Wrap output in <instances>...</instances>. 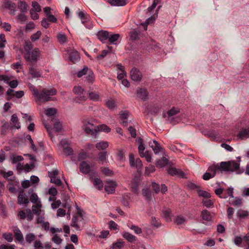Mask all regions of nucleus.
I'll return each mask as SVG.
<instances>
[{
  "label": "nucleus",
  "mask_w": 249,
  "mask_h": 249,
  "mask_svg": "<svg viewBox=\"0 0 249 249\" xmlns=\"http://www.w3.org/2000/svg\"><path fill=\"white\" fill-rule=\"evenodd\" d=\"M207 171L211 173L212 175L215 176L216 172L220 171L222 173L223 171L225 172H236L240 174L243 172V170L240 169V164L235 160L222 161L220 164H213L210 166Z\"/></svg>",
  "instance_id": "f257e3e1"
},
{
  "label": "nucleus",
  "mask_w": 249,
  "mask_h": 249,
  "mask_svg": "<svg viewBox=\"0 0 249 249\" xmlns=\"http://www.w3.org/2000/svg\"><path fill=\"white\" fill-rule=\"evenodd\" d=\"M29 87L38 104L52 100V96L54 95L56 93V90L54 88L43 89L41 90H39L32 84H30Z\"/></svg>",
  "instance_id": "f03ea898"
},
{
  "label": "nucleus",
  "mask_w": 249,
  "mask_h": 249,
  "mask_svg": "<svg viewBox=\"0 0 249 249\" xmlns=\"http://www.w3.org/2000/svg\"><path fill=\"white\" fill-rule=\"evenodd\" d=\"M97 126L94 125L90 120H84L83 121V129L85 132L92 136H95L97 133Z\"/></svg>",
  "instance_id": "7ed1b4c3"
},
{
  "label": "nucleus",
  "mask_w": 249,
  "mask_h": 249,
  "mask_svg": "<svg viewBox=\"0 0 249 249\" xmlns=\"http://www.w3.org/2000/svg\"><path fill=\"white\" fill-rule=\"evenodd\" d=\"M30 200L34 204H36V206H33L32 207L33 213L39 215L41 213L40 207L41 205L37 195L36 193L31 194L30 196Z\"/></svg>",
  "instance_id": "20e7f679"
},
{
  "label": "nucleus",
  "mask_w": 249,
  "mask_h": 249,
  "mask_svg": "<svg viewBox=\"0 0 249 249\" xmlns=\"http://www.w3.org/2000/svg\"><path fill=\"white\" fill-rule=\"evenodd\" d=\"M73 92L77 95L75 98L76 102L80 103L86 100V96H85L84 89L80 86L74 87Z\"/></svg>",
  "instance_id": "39448f33"
},
{
  "label": "nucleus",
  "mask_w": 249,
  "mask_h": 249,
  "mask_svg": "<svg viewBox=\"0 0 249 249\" xmlns=\"http://www.w3.org/2000/svg\"><path fill=\"white\" fill-rule=\"evenodd\" d=\"M40 54V52L38 48H35L32 52H31V55H30L29 58H25L26 61L28 62V64H35L37 60V58Z\"/></svg>",
  "instance_id": "423d86ee"
},
{
  "label": "nucleus",
  "mask_w": 249,
  "mask_h": 249,
  "mask_svg": "<svg viewBox=\"0 0 249 249\" xmlns=\"http://www.w3.org/2000/svg\"><path fill=\"white\" fill-rule=\"evenodd\" d=\"M60 144L63 149V152L66 156H70L73 154V149L69 146L68 140L62 139L60 142Z\"/></svg>",
  "instance_id": "0eeeda50"
},
{
  "label": "nucleus",
  "mask_w": 249,
  "mask_h": 249,
  "mask_svg": "<svg viewBox=\"0 0 249 249\" xmlns=\"http://www.w3.org/2000/svg\"><path fill=\"white\" fill-rule=\"evenodd\" d=\"M79 169L80 172L84 174H91L92 175L94 173L93 171L91 169L90 165L85 161L80 163Z\"/></svg>",
  "instance_id": "6e6552de"
},
{
  "label": "nucleus",
  "mask_w": 249,
  "mask_h": 249,
  "mask_svg": "<svg viewBox=\"0 0 249 249\" xmlns=\"http://www.w3.org/2000/svg\"><path fill=\"white\" fill-rule=\"evenodd\" d=\"M130 74L131 79L134 81H140L142 77V72L136 68L132 69Z\"/></svg>",
  "instance_id": "1a4fd4ad"
},
{
  "label": "nucleus",
  "mask_w": 249,
  "mask_h": 249,
  "mask_svg": "<svg viewBox=\"0 0 249 249\" xmlns=\"http://www.w3.org/2000/svg\"><path fill=\"white\" fill-rule=\"evenodd\" d=\"M12 231L16 240L22 244L24 241V238L21 231L17 226H14L12 227Z\"/></svg>",
  "instance_id": "9d476101"
},
{
  "label": "nucleus",
  "mask_w": 249,
  "mask_h": 249,
  "mask_svg": "<svg viewBox=\"0 0 249 249\" xmlns=\"http://www.w3.org/2000/svg\"><path fill=\"white\" fill-rule=\"evenodd\" d=\"M83 219L81 213L78 212V215L73 216L71 220V226L73 227L76 230H78L80 229V227L78 224V222L81 221Z\"/></svg>",
  "instance_id": "9b49d317"
},
{
  "label": "nucleus",
  "mask_w": 249,
  "mask_h": 249,
  "mask_svg": "<svg viewBox=\"0 0 249 249\" xmlns=\"http://www.w3.org/2000/svg\"><path fill=\"white\" fill-rule=\"evenodd\" d=\"M237 137L240 140L246 139L249 138V127H246L241 128L237 134Z\"/></svg>",
  "instance_id": "f8f14e48"
},
{
  "label": "nucleus",
  "mask_w": 249,
  "mask_h": 249,
  "mask_svg": "<svg viewBox=\"0 0 249 249\" xmlns=\"http://www.w3.org/2000/svg\"><path fill=\"white\" fill-rule=\"evenodd\" d=\"M149 145L151 147L155 154H158L163 149L160 145L155 140H153L149 142Z\"/></svg>",
  "instance_id": "ddd939ff"
},
{
  "label": "nucleus",
  "mask_w": 249,
  "mask_h": 249,
  "mask_svg": "<svg viewBox=\"0 0 249 249\" xmlns=\"http://www.w3.org/2000/svg\"><path fill=\"white\" fill-rule=\"evenodd\" d=\"M30 66L29 69V73L33 78H38L41 77L40 71L34 67L35 64H28Z\"/></svg>",
  "instance_id": "4468645a"
},
{
  "label": "nucleus",
  "mask_w": 249,
  "mask_h": 249,
  "mask_svg": "<svg viewBox=\"0 0 249 249\" xmlns=\"http://www.w3.org/2000/svg\"><path fill=\"white\" fill-rule=\"evenodd\" d=\"M33 48V45L31 42L26 41L24 45V49L25 53L24 54V58H29L30 55H31V50Z\"/></svg>",
  "instance_id": "2eb2a0df"
},
{
  "label": "nucleus",
  "mask_w": 249,
  "mask_h": 249,
  "mask_svg": "<svg viewBox=\"0 0 249 249\" xmlns=\"http://www.w3.org/2000/svg\"><path fill=\"white\" fill-rule=\"evenodd\" d=\"M1 125L0 126V134L2 136H5L9 131L10 124L8 122L4 120L1 121Z\"/></svg>",
  "instance_id": "dca6fc26"
},
{
  "label": "nucleus",
  "mask_w": 249,
  "mask_h": 249,
  "mask_svg": "<svg viewBox=\"0 0 249 249\" xmlns=\"http://www.w3.org/2000/svg\"><path fill=\"white\" fill-rule=\"evenodd\" d=\"M148 92L146 89L140 88L137 90V96L143 101H145L148 98Z\"/></svg>",
  "instance_id": "f3484780"
},
{
  "label": "nucleus",
  "mask_w": 249,
  "mask_h": 249,
  "mask_svg": "<svg viewBox=\"0 0 249 249\" xmlns=\"http://www.w3.org/2000/svg\"><path fill=\"white\" fill-rule=\"evenodd\" d=\"M171 210L169 208H164L162 210L161 216L165 219L167 222L171 221Z\"/></svg>",
  "instance_id": "a211bd4d"
},
{
  "label": "nucleus",
  "mask_w": 249,
  "mask_h": 249,
  "mask_svg": "<svg viewBox=\"0 0 249 249\" xmlns=\"http://www.w3.org/2000/svg\"><path fill=\"white\" fill-rule=\"evenodd\" d=\"M109 33L106 31H99L97 34L98 38L102 42H104L109 37Z\"/></svg>",
  "instance_id": "6ab92c4d"
},
{
  "label": "nucleus",
  "mask_w": 249,
  "mask_h": 249,
  "mask_svg": "<svg viewBox=\"0 0 249 249\" xmlns=\"http://www.w3.org/2000/svg\"><path fill=\"white\" fill-rule=\"evenodd\" d=\"M179 109L173 107L170 110L168 111L167 113L168 115V120L172 123V121L174 119L173 116L179 112Z\"/></svg>",
  "instance_id": "aec40b11"
},
{
  "label": "nucleus",
  "mask_w": 249,
  "mask_h": 249,
  "mask_svg": "<svg viewBox=\"0 0 249 249\" xmlns=\"http://www.w3.org/2000/svg\"><path fill=\"white\" fill-rule=\"evenodd\" d=\"M18 202L20 205L25 204L26 205L29 203L28 198L24 196L23 190H21L19 193L18 197Z\"/></svg>",
  "instance_id": "412c9836"
},
{
  "label": "nucleus",
  "mask_w": 249,
  "mask_h": 249,
  "mask_svg": "<svg viewBox=\"0 0 249 249\" xmlns=\"http://www.w3.org/2000/svg\"><path fill=\"white\" fill-rule=\"evenodd\" d=\"M108 2L112 6H123L128 3L127 0H107Z\"/></svg>",
  "instance_id": "4be33fe9"
},
{
  "label": "nucleus",
  "mask_w": 249,
  "mask_h": 249,
  "mask_svg": "<svg viewBox=\"0 0 249 249\" xmlns=\"http://www.w3.org/2000/svg\"><path fill=\"white\" fill-rule=\"evenodd\" d=\"M123 237L125 238L128 242L134 243L136 240V237L128 232L124 231L122 234Z\"/></svg>",
  "instance_id": "5701e85b"
},
{
  "label": "nucleus",
  "mask_w": 249,
  "mask_h": 249,
  "mask_svg": "<svg viewBox=\"0 0 249 249\" xmlns=\"http://www.w3.org/2000/svg\"><path fill=\"white\" fill-rule=\"evenodd\" d=\"M116 184L114 182L108 183L105 186V190L108 194H112L115 192Z\"/></svg>",
  "instance_id": "b1692460"
},
{
  "label": "nucleus",
  "mask_w": 249,
  "mask_h": 249,
  "mask_svg": "<svg viewBox=\"0 0 249 249\" xmlns=\"http://www.w3.org/2000/svg\"><path fill=\"white\" fill-rule=\"evenodd\" d=\"M120 38V35L119 34L109 35L108 38V42L109 44H113L116 45L117 41Z\"/></svg>",
  "instance_id": "393cba45"
},
{
  "label": "nucleus",
  "mask_w": 249,
  "mask_h": 249,
  "mask_svg": "<svg viewBox=\"0 0 249 249\" xmlns=\"http://www.w3.org/2000/svg\"><path fill=\"white\" fill-rule=\"evenodd\" d=\"M11 122L13 124V126H11L12 128L15 127L17 129L20 128V124L18 122V118L16 114H14L12 115Z\"/></svg>",
  "instance_id": "a878e982"
},
{
  "label": "nucleus",
  "mask_w": 249,
  "mask_h": 249,
  "mask_svg": "<svg viewBox=\"0 0 249 249\" xmlns=\"http://www.w3.org/2000/svg\"><path fill=\"white\" fill-rule=\"evenodd\" d=\"M201 216L203 220L207 221H210L212 220V215L207 210H204L201 212Z\"/></svg>",
  "instance_id": "bb28decb"
},
{
  "label": "nucleus",
  "mask_w": 249,
  "mask_h": 249,
  "mask_svg": "<svg viewBox=\"0 0 249 249\" xmlns=\"http://www.w3.org/2000/svg\"><path fill=\"white\" fill-rule=\"evenodd\" d=\"M107 107L111 110H113L116 107V102L115 100L110 98L106 101Z\"/></svg>",
  "instance_id": "cd10ccee"
},
{
  "label": "nucleus",
  "mask_w": 249,
  "mask_h": 249,
  "mask_svg": "<svg viewBox=\"0 0 249 249\" xmlns=\"http://www.w3.org/2000/svg\"><path fill=\"white\" fill-rule=\"evenodd\" d=\"M96 129H97V133L99 131L109 132L111 130L110 128L105 124L97 125Z\"/></svg>",
  "instance_id": "c85d7f7f"
},
{
  "label": "nucleus",
  "mask_w": 249,
  "mask_h": 249,
  "mask_svg": "<svg viewBox=\"0 0 249 249\" xmlns=\"http://www.w3.org/2000/svg\"><path fill=\"white\" fill-rule=\"evenodd\" d=\"M27 4L25 1H20L18 3V7L21 13L27 12Z\"/></svg>",
  "instance_id": "c756f323"
},
{
  "label": "nucleus",
  "mask_w": 249,
  "mask_h": 249,
  "mask_svg": "<svg viewBox=\"0 0 249 249\" xmlns=\"http://www.w3.org/2000/svg\"><path fill=\"white\" fill-rule=\"evenodd\" d=\"M11 162L13 164H15L18 162L21 161L23 160V158L21 156L13 154L10 157Z\"/></svg>",
  "instance_id": "7c9ffc66"
},
{
  "label": "nucleus",
  "mask_w": 249,
  "mask_h": 249,
  "mask_svg": "<svg viewBox=\"0 0 249 249\" xmlns=\"http://www.w3.org/2000/svg\"><path fill=\"white\" fill-rule=\"evenodd\" d=\"M95 146L98 150H104L108 146V144L107 142L102 141L97 142Z\"/></svg>",
  "instance_id": "2f4dec72"
},
{
  "label": "nucleus",
  "mask_w": 249,
  "mask_h": 249,
  "mask_svg": "<svg viewBox=\"0 0 249 249\" xmlns=\"http://www.w3.org/2000/svg\"><path fill=\"white\" fill-rule=\"evenodd\" d=\"M202 204L203 206L207 208H211L213 207V202L209 198H203L202 200Z\"/></svg>",
  "instance_id": "473e14b6"
},
{
  "label": "nucleus",
  "mask_w": 249,
  "mask_h": 249,
  "mask_svg": "<svg viewBox=\"0 0 249 249\" xmlns=\"http://www.w3.org/2000/svg\"><path fill=\"white\" fill-rule=\"evenodd\" d=\"M5 7L9 9L11 11H12L13 12V14H14L15 8L16 7V5L14 3L10 1H7L5 3Z\"/></svg>",
  "instance_id": "72a5a7b5"
},
{
  "label": "nucleus",
  "mask_w": 249,
  "mask_h": 249,
  "mask_svg": "<svg viewBox=\"0 0 249 249\" xmlns=\"http://www.w3.org/2000/svg\"><path fill=\"white\" fill-rule=\"evenodd\" d=\"M90 70V69H89L87 66H84L81 70L78 71L77 73V77L80 78L83 75L87 74Z\"/></svg>",
  "instance_id": "f704fd0d"
},
{
  "label": "nucleus",
  "mask_w": 249,
  "mask_h": 249,
  "mask_svg": "<svg viewBox=\"0 0 249 249\" xmlns=\"http://www.w3.org/2000/svg\"><path fill=\"white\" fill-rule=\"evenodd\" d=\"M94 185L99 190H102L103 187L102 181L98 178H95L93 181Z\"/></svg>",
  "instance_id": "c9c22d12"
},
{
  "label": "nucleus",
  "mask_w": 249,
  "mask_h": 249,
  "mask_svg": "<svg viewBox=\"0 0 249 249\" xmlns=\"http://www.w3.org/2000/svg\"><path fill=\"white\" fill-rule=\"evenodd\" d=\"M197 194L199 196L203 197L205 199L209 198L211 196L210 193L207 191L201 190H197Z\"/></svg>",
  "instance_id": "e433bc0d"
},
{
  "label": "nucleus",
  "mask_w": 249,
  "mask_h": 249,
  "mask_svg": "<svg viewBox=\"0 0 249 249\" xmlns=\"http://www.w3.org/2000/svg\"><path fill=\"white\" fill-rule=\"evenodd\" d=\"M58 42L61 44H63L67 41V37L65 34L58 33L57 36Z\"/></svg>",
  "instance_id": "4c0bfd02"
},
{
  "label": "nucleus",
  "mask_w": 249,
  "mask_h": 249,
  "mask_svg": "<svg viewBox=\"0 0 249 249\" xmlns=\"http://www.w3.org/2000/svg\"><path fill=\"white\" fill-rule=\"evenodd\" d=\"M35 235L33 233L27 234L25 236L26 241L29 244H31L33 241L35 240Z\"/></svg>",
  "instance_id": "58836bf2"
},
{
  "label": "nucleus",
  "mask_w": 249,
  "mask_h": 249,
  "mask_svg": "<svg viewBox=\"0 0 249 249\" xmlns=\"http://www.w3.org/2000/svg\"><path fill=\"white\" fill-rule=\"evenodd\" d=\"M87 74L88 76L86 77V80L89 83H92L94 80V75L93 71L90 70Z\"/></svg>",
  "instance_id": "ea45409f"
},
{
  "label": "nucleus",
  "mask_w": 249,
  "mask_h": 249,
  "mask_svg": "<svg viewBox=\"0 0 249 249\" xmlns=\"http://www.w3.org/2000/svg\"><path fill=\"white\" fill-rule=\"evenodd\" d=\"M168 160L166 158L163 157L157 161V164L158 166L164 167L168 164Z\"/></svg>",
  "instance_id": "a19ab883"
},
{
  "label": "nucleus",
  "mask_w": 249,
  "mask_h": 249,
  "mask_svg": "<svg viewBox=\"0 0 249 249\" xmlns=\"http://www.w3.org/2000/svg\"><path fill=\"white\" fill-rule=\"evenodd\" d=\"M56 113V110L54 108H49L45 111V114L48 116H53Z\"/></svg>",
  "instance_id": "79ce46f5"
},
{
  "label": "nucleus",
  "mask_w": 249,
  "mask_h": 249,
  "mask_svg": "<svg viewBox=\"0 0 249 249\" xmlns=\"http://www.w3.org/2000/svg\"><path fill=\"white\" fill-rule=\"evenodd\" d=\"M89 97L90 100L98 101L99 99V95L98 93L92 91L89 93Z\"/></svg>",
  "instance_id": "37998d69"
},
{
  "label": "nucleus",
  "mask_w": 249,
  "mask_h": 249,
  "mask_svg": "<svg viewBox=\"0 0 249 249\" xmlns=\"http://www.w3.org/2000/svg\"><path fill=\"white\" fill-rule=\"evenodd\" d=\"M129 112L128 111H121L119 113L120 120H127L128 115Z\"/></svg>",
  "instance_id": "c03bdc74"
},
{
  "label": "nucleus",
  "mask_w": 249,
  "mask_h": 249,
  "mask_svg": "<svg viewBox=\"0 0 249 249\" xmlns=\"http://www.w3.org/2000/svg\"><path fill=\"white\" fill-rule=\"evenodd\" d=\"M41 35V32L40 31H37L36 33L34 34L31 36V40L32 41L35 42L38 40Z\"/></svg>",
  "instance_id": "a18cd8bd"
},
{
  "label": "nucleus",
  "mask_w": 249,
  "mask_h": 249,
  "mask_svg": "<svg viewBox=\"0 0 249 249\" xmlns=\"http://www.w3.org/2000/svg\"><path fill=\"white\" fill-rule=\"evenodd\" d=\"M124 242L119 241L112 244V248L113 249H120L124 247Z\"/></svg>",
  "instance_id": "49530a36"
},
{
  "label": "nucleus",
  "mask_w": 249,
  "mask_h": 249,
  "mask_svg": "<svg viewBox=\"0 0 249 249\" xmlns=\"http://www.w3.org/2000/svg\"><path fill=\"white\" fill-rule=\"evenodd\" d=\"M3 238L9 242H11L13 240V234L11 233L5 232L2 234Z\"/></svg>",
  "instance_id": "de8ad7c7"
},
{
  "label": "nucleus",
  "mask_w": 249,
  "mask_h": 249,
  "mask_svg": "<svg viewBox=\"0 0 249 249\" xmlns=\"http://www.w3.org/2000/svg\"><path fill=\"white\" fill-rule=\"evenodd\" d=\"M231 204L234 206L239 207L242 204V199L235 197V199L231 202Z\"/></svg>",
  "instance_id": "09e8293b"
},
{
  "label": "nucleus",
  "mask_w": 249,
  "mask_h": 249,
  "mask_svg": "<svg viewBox=\"0 0 249 249\" xmlns=\"http://www.w3.org/2000/svg\"><path fill=\"white\" fill-rule=\"evenodd\" d=\"M79 59V56L77 53H71L70 55V60L75 63Z\"/></svg>",
  "instance_id": "8fccbe9b"
},
{
  "label": "nucleus",
  "mask_w": 249,
  "mask_h": 249,
  "mask_svg": "<svg viewBox=\"0 0 249 249\" xmlns=\"http://www.w3.org/2000/svg\"><path fill=\"white\" fill-rule=\"evenodd\" d=\"M142 194L148 199H150L151 197V192L149 189H143L142 191Z\"/></svg>",
  "instance_id": "3c124183"
},
{
  "label": "nucleus",
  "mask_w": 249,
  "mask_h": 249,
  "mask_svg": "<svg viewBox=\"0 0 249 249\" xmlns=\"http://www.w3.org/2000/svg\"><path fill=\"white\" fill-rule=\"evenodd\" d=\"M53 129L56 132H60L62 129V124L59 122H55L53 124Z\"/></svg>",
  "instance_id": "603ef678"
},
{
  "label": "nucleus",
  "mask_w": 249,
  "mask_h": 249,
  "mask_svg": "<svg viewBox=\"0 0 249 249\" xmlns=\"http://www.w3.org/2000/svg\"><path fill=\"white\" fill-rule=\"evenodd\" d=\"M101 170L106 176H111L113 175L112 171L108 168L102 167H101Z\"/></svg>",
  "instance_id": "864d4df0"
},
{
  "label": "nucleus",
  "mask_w": 249,
  "mask_h": 249,
  "mask_svg": "<svg viewBox=\"0 0 249 249\" xmlns=\"http://www.w3.org/2000/svg\"><path fill=\"white\" fill-rule=\"evenodd\" d=\"M107 155V152L106 151L100 152L98 154V158L99 160L102 161L106 160Z\"/></svg>",
  "instance_id": "5fc2aeb1"
},
{
  "label": "nucleus",
  "mask_w": 249,
  "mask_h": 249,
  "mask_svg": "<svg viewBox=\"0 0 249 249\" xmlns=\"http://www.w3.org/2000/svg\"><path fill=\"white\" fill-rule=\"evenodd\" d=\"M32 5L33 6V8H32L31 9H34V11L39 12L41 11V7L38 4V3L36 1H33Z\"/></svg>",
  "instance_id": "6e6d98bb"
},
{
  "label": "nucleus",
  "mask_w": 249,
  "mask_h": 249,
  "mask_svg": "<svg viewBox=\"0 0 249 249\" xmlns=\"http://www.w3.org/2000/svg\"><path fill=\"white\" fill-rule=\"evenodd\" d=\"M185 222V218L182 216H178L175 221V223L177 225H180L183 224Z\"/></svg>",
  "instance_id": "4d7b16f0"
},
{
  "label": "nucleus",
  "mask_w": 249,
  "mask_h": 249,
  "mask_svg": "<svg viewBox=\"0 0 249 249\" xmlns=\"http://www.w3.org/2000/svg\"><path fill=\"white\" fill-rule=\"evenodd\" d=\"M249 215L248 212L247 211H243V210H239L237 213V215L240 218H244Z\"/></svg>",
  "instance_id": "13d9d810"
},
{
  "label": "nucleus",
  "mask_w": 249,
  "mask_h": 249,
  "mask_svg": "<svg viewBox=\"0 0 249 249\" xmlns=\"http://www.w3.org/2000/svg\"><path fill=\"white\" fill-rule=\"evenodd\" d=\"M151 223L152 225L154 226L157 228L159 227L160 225L159 219H157L155 217H151Z\"/></svg>",
  "instance_id": "bf43d9fd"
},
{
  "label": "nucleus",
  "mask_w": 249,
  "mask_h": 249,
  "mask_svg": "<svg viewBox=\"0 0 249 249\" xmlns=\"http://www.w3.org/2000/svg\"><path fill=\"white\" fill-rule=\"evenodd\" d=\"M0 173L5 178H7L8 177L12 176L13 175V172L12 171H8L6 172L4 171L0 170Z\"/></svg>",
  "instance_id": "052dcab7"
},
{
  "label": "nucleus",
  "mask_w": 249,
  "mask_h": 249,
  "mask_svg": "<svg viewBox=\"0 0 249 249\" xmlns=\"http://www.w3.org/2000/svg\"><path fill=\"white\" fill-rule=\"evenodd\" d=\"M139 153L141 157L143 158L144 156V150H145V146L144 144L139 145L138 147Z\"/></svg>",
  "instance_id": "680f3d73"
},
{
  "label": "nucleus",
  "mask_w": 249,
  "mask_h": 249,
  "mask_svg": "<svg viewBox=\"0 0 249 249\" xmlns=\"http://www.w3.org/2000/svg\"><path fill=\"white\" fill-rule=\"evenodd\" d=\"M143 165L140 159L137 158L135 162V166L137 170L141 169L142 168Z\"/></svg>",
  "instance_id": "e2e57ef3"
},
{
  "label": "nucleus",
  "mask_w": 249,
  "mask_h": 249,
  "mask_svg": "<svg viewBox=\"0 0 249 249\" xmlns=\"http://www.w3.org/2000/svg\"><path fill=\"white\" fill-rule=\"evenodd\" d=\"M130 229L133 230L134 231V232H135V233H136L137 234H140L142 232V230L141 228H139L137 226H135L134 225H132L130 227Z\"/></svg>",
  "instance_id": "0e129e2a"
},
{
  "label": "nucleus",
  "mask_w": 249,
  "mask_h": 249,
  "mask_svg": "<svg viewBox=\"0 0 249 249\" xmlns=\"http://www.w3.org/2000/svg\"><path fill=\"white\" fill-rule=\"evenodd\" d=\"M234 211V210L232 207H230L227 209V216L229 219H231L232 218Z\"/></svg>",
  "instance_id": "69168bd1"
},
{
  "label": "nucleus",
  "mask_w": 249,
  "mask_h": 249,
  "mask_svg": "<svg viewBox=\"0 0 249 249\" xmlns=\"http://www.w3.org/2000/svg\"><path fill=\"white\" fill-rule=\"evenodd\" d=\"M152 187L156 194H158L160 191V185L155 182L152 183Z\"/></svg>",
  "instance_id": "338daca9"
},
{
  "label": "nucleus",
  "mask_w": 249,
  "mask_h": 249,
  "mask_svg": "<svg viewBox=\"0 0 249 249\" xmlns=\"http://www.w3.org/2000/svg\"><path fill=\"white\" fill-rule=\"evenodd\" d=\"M18 19L19 22L22 23L27 20V17L22 13L18 16Z\"/></svg>",
  "instance_id": "774afa93"
}]
</instances>
